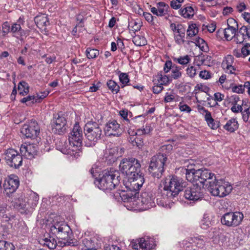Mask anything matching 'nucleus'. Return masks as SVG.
<instances>
[{"label":"nucleus","mask_w":250,"mask_h":250,"mask_svg":"<svg viewBox=\"0 0 250 250\" xmlns=\"http://www.w3.org/2000/svg\"><path fill=\"white\" fill-rule=\"evenodd\" d=\"M143 16L148 22L154 24L153 21L156 19V17H154L150 13L147 12H144Z\"/></svg>","instance_id":"52"},{"label":"nucleus","mask_w":250,"mask_h":250,"mask_svg":"<svg viewBox=\"0 0 250 250\" xmlns=\"http://www.w3.org/2000/svg\"><path fill=\"white\" fill-rule=\"evenodd\" d=\"M61 240L57 243V246L60 247H63L66 246H75L76 242L71 238L61 239Z\"/></svg>","instance_id":"32"},{"label":"nucleus","mask_w":250,"mask_h":250,"mask_svg":"<svg viewBox=\"0 0 250 250\" xmlns=\"http://www.w3.org/2000/svg\"><path fill=\"white\" fill-rule=\"evenodd\" d=\"M119 168L122 172H140L141 164L135 158H124L121 161Z\"/></svg>","instance_id":"12"},{"label":"nucleus","mask_w":250,"mask_h":250,"mask_svg":"<svg viewBox=\"0 0 250 250\" xmlns=\"http://www.w3.org/2000/svg\"><path fill=\"white\" fill-rule=\"evenodd\" d=\"M241 52L243 54V57L245 58L250 54V44L246 43L242 48Z\"/></svg>","instance_id":"47"},{"label":"nucleus","mask_w":250,"mask_h":250,"mask_svg":"<svg viewBox=\"0 0 250 250\" xmlns=\"http://www.w3.org/2000/svg\"><path fill=\"white\" fill-rule=\"evenodd\" d=\"M214 100L215 101L221 102L222 101L225 97L224 95L220 93V92H216L214 93Z\"/></svg>","instance_id":"63"},{"label":"nucleus","mask_w":250,"mask_h":250,"mask_svg":"<svg viewBox=\"0 0 250 250\" xmlns=\"http://www.w3.org/2000/svg\"><path fill=\"white\" fill-rule=\"evenodd\" d=\"M15 247L12 243L6 241H0V250H14Z\"/></svg>","instance_id":"35"},{"label":"nucleus","mask_w":250,"mask_h":250,"mask_svg":"<svg viewBox=\"0 0 250 250\" xmlns=\"http://www.w3.org/2000/svg\"><path fill=\"white\" fill-rule=\"evenodd\" d=\"M185 35H179L177 34L174 35V40L175 42L178 44H182L184 43Z\"/></svg>","instance_id":"54"},{"label":"nucleus","mask_w":250,"mask_h":250,"mask_svg":"<svg viewBox=\"0 0 250 250\" xmlns=\"http://www.w3.org/2000/svg\"><path fill=\"white\" fill-rule=\"evenodd\" d=\"M198 33V28L196 24L189 25L187 30V37L191 38L196 36Z\"/></svg>","instance_id":"31"},{"label":"nucleus","mask_w":250,"mask_h":250,"mask_svg":"<svg viewBox=\"0 0 250 250\" xmlns=\"http://www.w3.org/2000/svg\"><path fill=\"white\" fill-rule=\"evenodd\" d=\"M243 218V214L240 212H229L224 214L221 222L226 226L234 227L240 224Z\"/></svg>","instance_id":"9"},{"label":"nucleus","mask_w":250,"mask_h":250,"mask_svg":"<svg viewBox=\"0 0 250 250\" xmlns=\"http://www.w3.org/2000/svg\"><path fill=\"white\" fill-rule=\"evenodd\" d=\"M200 77L204 79H208L210 77L209 73L206 71H201L199 74Z\"/></svg>","instance_id":"61"},{"label":"nucleus","mask_w":250,"mask_h":250,"mask_svg":"<svg viewBox=\"0 0 250 250\" xmlns=\"http://www.w3.org/2000/svg\"><path fill=\"white\" fill-rule=\"evenodd\" d=\"M69 147L68 154L71 155H78L83 140V131L78 123H76L69 135Z\"/></svg>","instance_id":"4"},{"label":"nucleus","mask_w":250,"mask_h":250,"mask_svg":"<svg viewBox=\"0 0 250 250\" xmlns=\"http://www.w3.org/2000/svg\"><path fill=\"white\" fill-rule=\"evenodd\" d=\"M234 61L233 57L232 55H228L223 61L222 65L224 69L232 66Z\"/></svg>","instance_id":"37"},{"label":"nucleus","mask_w":250,"mask_h":250,"mask_svg":"<svg viewBox=\"0 0 250 250\" xmlns=\"http://www.w3.org/2000/svg\"><path fill=\"white\" fill-rule=\"evenodd\" d=\"M163 85L160 84L159 85H156L153 87V92L155 94H158L160 93L163 89Z\"/></svg>","instance_id":"62"},{"label":"nucleus","mask_w":250,"mask_h":250,"mask_svg":"<svg viewBox=\"0 0 250 250\" xmlns=\"http://www.w3.org/2000/svg\"><path fill=\"white\" fill-rule=\"evenodd\" d=\"M132 42L137 46H143L146 44L145 38L140 35H136L132 39Z\"/></svg>","instance_id":"34"},{"label":"nucleus","mask_w":250,"mask_h":250,"mask_svg":"<svg viewBox=\"0 0 250 250\" xmlns=\"http://www.w3.org/2000/svg\"><path fill=\"white\" fill-rule=\"evenodd\" d=\"M183 180L177 176H172L170 179L166 180L164 189L167 192V196L173 198L178 195L183 189Z\"/></svg>","instance_id":"7"},{"label":"nucleus","mask_w":250,"mask_h":250,"mask_svg":"<svg viewBox=\"0 0 250 250\" xmlns=\"http://www.w3.org/2000/svg\"><path fill=\"white\" fill-rule=\"evenodd\" d=\"M190 60V58L188 55L181 56L174 59V61L182 65L187 64L189 62Z\"/></svg>","instance_id":"39"},{"label":"nucleus","mask_w":250,"mask_h":250,"mask_svg":"<svg viewBox=\"0 0 250 250\" xmlns=\"http://www.w3.org/2000/svg\"><path fill=\"white\" fill-rule=\"evenodd\" d=\"M180 13L184 18L190 19L193 16L194 12L191 6H188L185 7L184 8L181 9Z\"/></svg>","instance_id":"29"},{"label":"nucleus","mask_w":250,"mask_h":250,"mask_svg":"<svg viewBox=\"0 0 250 250\" xmlns=\"http://www.w3.org/2000/svg\"><path fill=\"white\" fill-rule=\"evenodd\" d=\"M94 177V184L99 188L103 190H112L119 183L120 176L109 174V173H91Z\"/></svg>","instance_id":"3"},{"label":"nucleus","mask_w":250,"mask_h":250,"mask_svg":"<svg viewBox=\"0 0 250 250\" xmlns=\"http://www.w3.org/2000/svg\"><path fill=\"white\" fill-rule=\"evenodd\" d=\"M11 29V28L10 27V24L8 21H5L3 23L2 26V32L4 34H7L10 30Z\"/></svg>","instance_id":"58"},{"label":"nucleus","mask_w":250,"mask_h":250,"mask_svg":"<svg viewBox=\"0 0 250 250\" xmlns=\"http://www.w3.org/2000/svg\"><path fill=\"white\" fill-rule=\"evenodd\" d=\"M51 232L59 239L71 238L72 234L70 227L63 222H57L50 228Z\"/></svg>","instance_id":"10"},{"label":"nucleus","mask_w":250,"mask_h":250,"mask_svg":"<svg viewBox=\"0 0 250 250\" xmlns=\"http://www.w3.org/2000/svg\"><path fill=\"white\" fill-rule=\"evenodd\" d=\"M183 248L184 250H196L193 242L190 241L184 240L182 243Z\"/></svg>","instance_id":"40"},{"label":"nucleus","mask_w":250,"mask_h":250,"mask_svg":"<svg viewBox=\"0 0 250 250\" xmlns=\"http://www.w3.org/2000/svg\"><path fill=\"white\" fill-rule=\"evenodd\" d=\"M21 132L27 138H35L40 134V127L35 120H32L22 125Z\"/></svg>","instance_id":"11"},{"label":"nucleus","mask_w":250,"mask_h":250,"mask_svg":"<svg viewBox=\"0 0 250 250\" xmlns=\"http://www.w3.org/2000/svg\"><path fill=\"white\" fill-rule=\"evenodd\" d=\"M204 189L199 186L193 185L187 188L184 192V197L189 200L196 202L204 198Z\"/></svg>","instance_id":"14"},{"label":"nucleus","mask_w":250,"mask_h":250,"mask_svg":"<svg viewBox=\"0 0 250 250\" xmlns=\"http://www.w3.org/2000/svg\"><path fill=\"white\" fill-rule=\"evenodd\" d=\"M229 22H234L235 23H236V21L233 19L228 20V27L225 28V29L218 30L217 31L216 34L217 36H220V34L223 33L226 39L228 41H230L235 36L236 30L235 28L229 25Z\"/></svg>","instance_id":"20"},{"label":"nucleus","mask_w":250,"mask_h":250,"mask_svg":"<svg viewBox=\"0 0 250 250\" xmlns=\"http://www.w3.org/2000/svg\"><path fill=\"white\" fill-rule=\"evenodd\" d=\"M239 125L235 119L229 120L224 126V129L230 132H233L238 128Z\"/></svg>","instance_id":"26"},{"label":"nucleus","mask_w":250,"mask_h":250,"mask_svg":"<svg viewBox=\"0 0 250 250\" xmlns=\"http://www.w3.org/2000/svg\"><path fill=\"white\" fill-rule=\"evenodd\" d=\"M178 28L176 31L177 35H185L186 29L184 28L183 25L178 24Z\"/></svg>","instance_id":"60"},{"label":"nucleus","mask_w":250,"mask_h":250,"mask_svg":"<svg viewBox=\"0 0 250 250\" xmlns=\"http://www.w3.org/2000/svg\"><path fill=\"white\" fill-rule=\"evenodd\" d=\"M31 104H34L36 103L35 102V96H28L26 97H24L21 100V102L22 103H25L26 105H29V104L28 103H27L28 102H30Z\"/></svg>","instance_id":"46"},{"label":"nucleus","mask_w":250,"mask_h":250,"mask_svg":"<svg viewBox=\"0 0 250 250\" xmlns=\"http://www.w3.org/2000/svg\"><path fill=\"white\" fill-rule=\"evenodd\" d=\"M158 81L160 84L163 85L169 82V78L166 75L158 74Z\"/></svg>","instance_id":"48"},{"label":"nucleus","mask_w":250,"mask_h":250,"mask_svg":"<svg viewBox=\"0 0 250 250\" xmlns=\"http://www.w3.org/2000/svg\"><path fill=\"white\" fill-rule=\"evenodd\" d=\"M232 91L237 93H243L244 92V86L242 84L232 86L231 87Z\"/></svg>","instance_id":"49"},{"label":"nucleus","mask_w":250,"mask_h":250,"mask_svg":"<svg viewBox=\"0 0 250 250\" xmlns=\"http://www.w3.org/2000/svg\"><path fill=\"white\" fill-rule=\"evenodd\" d=\"M101 165L100 162H97L94 165H93L90 169V172H97L100 170H101L100 168Z\"/></svg>","instance_id":"64"},{"label":"nucleus","mask_w":250,"mask_h":250,"mask_svg":"<svg viewBox=\"0 0 250 250\" xmlns=\"http://www.w3.org/2000/svg\"><path fill=\"white\" fill-rule=\"evenodd\" d=\"M172 63L171 61H167L165 64V66L164 67V70L165 73H168L170 69L172 70Z\"/></svg>","instance_id":"59"},{"label":"nucleus","mask_w":250,"mask_h":250,"mask_svg":"<svg viewBox=\"0 0 250 250\" xmlns=\"http://www.w3.org/2000/svg\"><path fill=\"white\" fill-rule=\"evenodd\" d=\"M43 245L46 246L49 249H55L57 246V242L55 238L53 236L48 235L47 237L41 240V242Z\"/></svg>","instance_id":"24"},{"label":"nucleus","mask_w":250,"mask_h":250,"mask_svg":"<svg viewBox=\"0 0 250 250\" xmlns=\"http://www.w3.org/2000/svg\"><path fill=\"white\" fill-rule=\"evenodd\" d=\"M125 176L124 184L128 191L132 192L133 194L138 193L139 190L145 182L144 175L142 173H122Z\"/></svg>","instance_id":"5"},{"label":"nucleus","mask_w":250,"mask_h":250,"mask_svg":"<svg viewBox=\"0 0 250 250\" xmlns=\"http://www.w3.org/2000/svg\"><path fill=\"white\" fill-rule=\"evenodd\" d=\"M167 160L166 155L164 154L159 153L153 156L150 163L149 170L164 172V166Z\"/></svg>","instance_id":"15"},{"label":"nucleus","mask_w":250,"mask_h":250,"mask_svg":"<svg viewBox=\"0 0 250 250\" xmlns=\"http://www.w3.org/2000/svg\"><path fill=\"white\" fill-rule=\"evenodd\" d=\"M124 152V148L117 146L112 147L107 150V153L109 156L112 157L114 159L122 157Z\"/></svg>","instance_id":"23"},{"label":"nucleus","mask_w":250,"mask_h":250,"mask_svg":"<svg viewBox=\"0 0 250 250\" xmlns=\"http://www.w3.org/2000/svg\"><path fill=\"white\" fill-rule=\"evenodd\" d=\"M195 43L197 46H198L200 48H201L202 50L204 51H206L205 47H206L207 49L208 48L207 44L205 41L203 39H201L199 37L196 38Z\"/></svg>","instance_id":"41"},{"label":"nucleus","mask_w":250,"mask_h":250,"mask_svg":"<svg viewBox=\"0 0 250 250\" xmlns=\"http://www.w3.org/2000/svg\"><path fill=\"white\" fill-rule=\"evenodd\" d=\"M187 179L191 182L204 185L207 182L209 184V190L215 196L224 197L229 194L232 189L231 184L223 180H217L213 173H186Z\"/></svg>","instance_id":"1"},{"label":"nucleus","mask_w":250,"mask_h":250,"mask_svg":"<svg viewBox=\"0 0 250 250\" xmlns=\"http://www.w3.org/2000/svg\"><path fill=\"white\" fill-rule=\"evenodd\" d=\"M181 69V68L180 67L173 65L171 70V78L175 80H177L181 78L182 76V72L180 71Z\"/></svg>","instance_id":"33"},{"label":"nucleus","mask_w":250,"mask_h":250,"mask_svg":"<svg viewBox=\"0 0 250 250\" xmlns=\"http://www.w3.org/2000/svg\"><path fill=\"white\" fill-rule=\"evenodd\" d=\"M28 195L27 204L31 208H34L38 203L39 199V195L36 192L32 191H29Z\"/></svg>","instance_id":"25"},{"label":"nucleus","mask_w":250,"mask_h":250,"mask_svg":"<svg viewBox=\"0 0 250 250\" xmlns=\"http://www.w3.org/2000/svg\"><path fill=\"white\" fill-rule=\"evenodd\" d=\"M4 159L8 165L16 168L21 165L22 157L14 149H9L5 153Z\"/></svg>","instance_id":"13"},{"label":"nucleus","mask_w":250,"mask_h":250,"mask_svg":"<svg viewBox=\"0 0 250 250\" xmlns=\"http://www.w3.org/2000/svg\"><path fill=\"white\" fill-rule=\"evenodd\" d=\"M122 200L127 203L126 206L128 209H136L142 208L147 209L155 205L152 194L145 192L139 197V192L133 193L130 191H122L120 193Z\"/></svg>","instance_id":"2"},{"label":"nucleus","mask_w":250,"mask_h":250,"mask_svg":"<svg viewBox=\"0 0 250 250\" xmlns=\"http://www.w3.org/2000/svg\"><path fill=\"white\" fill-rule=\"evenodd\" d=\"M34 21L37 27L42 30H45L46 27L49 24L48 18L45 15L36 16Z\"/></svg>","instance_id":"22"},{"label":"nucleus","mask_w":250,"mask_h":250,"mask_svg":"<svg viewBox=\"0 0 250 250\" xmlns=\"http://www.w3.org/2000/svg\"><path fill=\"white\" fill-rule=\"evenodd\" d=\"M152 130V127L150 125H146V127L143 129H138L135 133V134H148Z\"/></svg>","instance_id":"42"},{"label":"nucleus","mask_w":250,"mask_h":250,"mask_svg":"<svg viewBox=\"0 0 250 250\" xmlns=\"http://www.w3.org/2000/svg\"><path fill=\"white\" fill-rule=\"evenodd\" d=\"M18 89L20 94L22 96L27 95L29 92L28 84L25 81L20 82L18 86Z\"/></svg>","instance_id":"30"},{"label":"nucleus","mask_w":250,"mask_h":250,"mask_svg":"<svg viewBox=\"0 0 250 250\" xmlns=\"http://www.w3.org/2000/svg\"><path fill=\"white\" fill-rule=\"evenodd\" d=\"M108 88L112 91V92L117 93L120 90V86L118 84L113 80H109L106 83Z\"/></svg>","instance_id":"36"},{"label":"nucleus","mask_w":250,"mask_h":250,"mask_svg":"<svg viewBox=\"0 0 250 250\" xmlns=\"http://www.w3.org/2000/svg\"><path fill=\"white\" fill-rule=\"evenodd\" d=\"M49 94V92L47 91H44L39 93L37 94L35 96V102L40 103L41 101L45 98Z\"/></svg>","instance_id":"43"},{"label":"nucleus","mask_w":250,"mask_h":250,"mask_svg":"<svg viewBox=\"0 0 250 250\" xmlns=\"http://www.w3.org/2000/svg\"><path fill=\"white\" fill-rule=\"evenodd\" d=\"M131 245L134 249L137 250H152L154 248V245L150 243V240H146L144 238L131 241Z\"/></svg>","instance_id":"19"},{"label":"nucleus","mask_w":250,"mask_h":250,"mask_svg":"<svg viewBox=\"0 0 250 250\" xmlns=\"http://www.w3.org/2000/svg\"><path fill=\"white\" fill-rule=\"evenodd\" d=\"M190 241L193 242L194 247L195 248L196 250L202 249L205 247V241L201 236L191 238Z\"/></svg>","instance_id":"28"},{"label":"nucleus","mask_w":250,"mask_h":250,"mask_svg":"<svg viewBox=\"0 0 250 250\" xmlns=\"http://www.w3.org/2000/svg\"><path fill=\"white\" fill-rule=\"evenodd\" d=\"M20 181L18 177L15 174L10 175L4 183L6 194L9 195L14 192L19 186Z\"/></svg>","instance_id":"16"},{"label":"nucleus","mask_w":250,"mask_h":250,"mask_svg":"<svg viewBox=\"0 0 250 250\" xmlns=\"http://www.w3.org/2000/svg\"><path fill=\"white\" fill-rule=\"evenodd\" d=\"M250 26H242L239 30V31L235 34V40L237 43H242L246 40V37L249 39L250 38Z\"/></svg>","instance_id":"21"},{"label":"nucleus","mask_w":250,"mask_h":250,"mask_svg":"<svg viewBox=\"0 0 250 250\" xmlns=\"http://www.w3.org/2000/svg\"><path fill=\"white\" fill-rule=\"evenodd\" d=\"M179 109L181 111L190 113L191 111V108L186 104H182L180 103L179 104Z\"/></svg>","instance_id":"55"},{"label":"nucleus","mask_w":250,"mask_h":250,"mask_svg":"<svg viewBox=\"0 0 250 250\" xmlns=\"http://www.w3.org/2000/svg\"><path fill=\"white\" fill-rule=\"evenodd\" d=\"M37 146L34 144L22 145L20 147V152L22 156L27 159H32L37 155Z\"/></svg>","instance_id":"18"},{"label":"nucleus","mask_w":250,"mask_h":250,"mask_svg":"<svg viewBox=\"0 0 250 250\" xmlns=\"http://www.w3.org/2000/svg\"><path fill=\"white\" fill-rule=\"evenodd\" d=\"M21 26L20 24L14 23L12 24L11 27V31L15 35H17V33H19V31L21 30Z\"/></svg>","instance_id":"50"},{"label":"nucleus","mask_w":250,"mask_h":250,"mask_svg":"<svg viewBox=\"0 0 250 250\" xmlns=\"http://www.w3.org/2000/svg\"><path fill=\"white\" fill-rule=\"evenodd\" d=\"M208 125L212 129H216L219 126V122L214 120L213 119V121H209L207 123Z\"/></svg>","instance_id":"57"},{"label":"nucleus","mask_w":250,"mask_h":250,"mask_svg":"<svg viewBox=\"0 0 250 250\" xmlns=\"http://www.w3.org/2000/svg\"><path fill=\"white\" fill-rule=\"evenodd\" d=\"M51 125L52 132L59 135L66 133L68 128L66 118L62 113L54 115Z\"/></svg>","instance_id":"8"},{"label":"nucleus","mask_w":250,"mask_h":250,"mask_svg":"<svg viewBox=\"0 0 250 250\" xmlns=\"http://www.w3.org/2000/svg\"><path fill=\"white\" fill-rule=\"evenodd\" d=\"M99 54V50L96 49L88 48L86 50V56L88 59L95 58Z\"/></svg>","instance_id":"38"},{"label":"nucleus","mask_w":250,"mask_h":250,"mask_svg":"<svg viewBox=\"0 0 250 250\" xmlns=\"http://www.w3.org/2000/svg\"><path fill=\"white\" fill-rule=\"evenodd\" d=\"M187 73L188 76L191 78H193L196 74V69L195 67L193 66L188 67L187 69Z\"/></svg>","instance_id":"51"},{"label":"nucleus","mask_w":250,"mask_h":250,"mask_svg":"<svg viewBox=\"0 0 250 250\" xmlns=\"http://www.w3.org/2000/svg\"><path fill=\"white\" fill-rule=\"evenodd\" d=\"M119 80L120 82L124 85L127 84L129 82L128 75L124 73H121L119 75Z\"/></svg>","instance_id":"45"},{"label":"nucleus","mask_w":250,"mask_h":250,"mask_svg":"<svg viewBox=\"0 0 250 250\" xmlns=\"http://www.w3.org/2000/svg\"><path fill=\"white\" fill-rule=\"evenodd\" d=\"M97 239L95 237L85 238L83 240V243L86 250H96L95 247L97 245Z\"/></svg>","instance_id":"27"},{"label":"nucleus","mask_w":250,"mask_h":250,"mask_svg":"<svg viewBox=\"0 0 250 250\" xmlns=\"http://www.w3.org/2000/svg\"><path fill=\"white\" fill-rule=\"evenodd\" d=\"M104 131L109 136H119L123 130L116 120H110L106 124Z\"/></svg>","instance_id":"17"},{"label":"nucleus","mask_w":250,"mask_h":250,"mask_svg":"<svg viewBox=\"0 0 250 250\" xmlns=\"http://www.w3.org/2000/svg\"><path fill=\"white\" fill-rule=\"evenodd\" d=\"M244 102L243 101V103L242 105H232V106L231 107V110L234 112V113H238L239 112H242L243 110V107L242 106L244 105Z\"/></svg>","instance_id":"56"},{"label":"nucleus","mask_w":250,"mask_h":250,"mask_svg":"<svg viewBox=\"0 0 250 250\" xmlns=\"http://www.w3.org/2000/svg\"><path fill=\"white\" fill-rule=\"evenodd\" d=\"M229 101L232 105H238L237 103L240 101V98L237 95H232L229 98Z\"/></svg>","instance_id":"53"},{"label":"nucleus","mask_w":250,"mask_h":250,"mask_svg":"<svg viewBox=\"0 0 250 250\" xmlns=\"http://www.w3.org/2000/svg\"><path fill=\"white\" fill-rule=\"evenodd\" d=\"M84 132L86 139L89 141L86 143L87 146H91L101 139L102 130L96 122H88L84 126Z\"/></svg>","instance_id":"6"},{"label":"nucleus","mask_w":250,"mask_h":250,"mask_svg":"<svg viewBox=\"0 0 250 250\" xmlns=\"http://www.w3.org/2000/svg\"><path fill=\"white\" fill-rule=\"evenodd\" d=\"M130 141L133 146H136L139 148H141L143 146V141L138 138H134L133 137H131L130 138Z\"/></svg>","instance_id":"44"}]
</instances>
